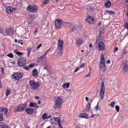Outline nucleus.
<instances>
[{"label":"nucleus","mask_w":128,"mask_h":128,"mask_svg":"<svg viewBox=\"0 0 128 128\" xmlns=\"http://www.w3.org/2000/svg\"><path fill=\"white\" fill-rule=\"evenodd\" d=\"M29 106L30 107H33L34 108H37L39 107V106L37 105L36 104L35 102H30L29 104Z\"/></svg>","instance_id":"obj_21"},{"label":"nucleus","mask_w":128,"mask_h":128,"mask_svg":"<svg viewBox=\"0 0 128 128\" xmlns=\"http://www.w3.org/2000/svg\"><path fill=\"white\" fill-rule=\"evenodd\" d=\"M91 74L90 73H89L85 77V78H86V77H90V76Z\"/></svg>","instance_id":"obj_51"},{"label":"nucleus","mask_w":128,"mask_h":128,"mask_svg":"<svg viewBox=\"0 0 128 128\" xmlns=\"http://www.w3.org/2000/svg\"><path fill=\"white\" fill-rule=\"evenodd\" d=\"M29 84L32 89L34 90L37 89L39 86L38 83L34 80H30Z\"/></svg>","instance_id":"obj_4"},{"label":"nucleus","mask_w":128,"mask_h":128,"mask_svg":"<svg viewBox=\"0 0 128 128\" xmlns=\"http://www.w3.org/2000/svg\"><path fill=\"white\" fill-rule=\"evenodd\" d=\"M35 98L37 100L39 98V97L38 96H35Z\"/></svg>","instance_id":"obj_59"},{"label":"nucleus","mask_w":128,"mask_h":128,"mask_svg":"<svg viewBox=\"0 0 128 128\" xmlns=\"http://www.w3.org/2000/svg\"><path fill=\"white\" fill-rule=\"evenodd\" d=\"M69 86V83L68 82L66 83H65L63 84L62 85L63 87L64 88H68Z\"/></svg>","instance_id":"obj_23"},{"label":"nucleus","mask_w":128,"mask_h":128,"mask_svg":"<svg viewBox=\"0 0 128 128\" xmlns=\"http://www.w3.org/2000/svg\"><path fill=\"white\" fill-rule=\"evenodd\" d=\"M32 73L33 76L34 77L37 76L38 74V70L36 69H34L32 70Z\"/></svg>","instance_id":"obj_20"},{"label":"nucleus","mask_w":128,"mask_h":128,"mask_svg":"<svg viewBox=\"0 0 128 128\" xmlns=\"http://www.w3.org/2000/svg\"><path fill=\"white\" fill-rule=\"evenodd\" d=\"M10 93V91L8 90H7L6 91V96H8V95Z\"/></svg>","instance_id":"obj_43"},{"label":"nucleus","mask_w":128,"mask_h":128,"mask_svg":"<svg viewBox=\"0 0 128 128\" xmlns=\"http://www.w3.org/2000/svg\"><path fill=\"white\" fill-rule=\"evenodd\" d=\"M22 76V74L20 72H15L12 75V78L13 79L18 80H20Z\"/></svg>","instance_id":"obj_6"},{"label":"nucleus","mask_w":128,"mask_h":128,"mask_svg":"<svg viewBox=\"0 0 128 128\" xmlns=\"http://www.w3.org/2000/svg\"><path fill=\"white\" fill-rule=\"evenodd\" d=\"M105 87L103 82H102L101 85V89L99 92V95L101 99H103L104 96Z\"/></svg>","instance_id":"obj_5"},{"label":"nucleus","mask_w":128,"mask_h":128,"mask_svg":"<svg viewBox=\"0 0 128 128\" xmlns=\"http://www.w3.org/2000/svg\"><path fill=\"white\" fill-rule=\"evenodd\" d=\"M23 68L27 70H28L29 68L27 66L23 67Z\"/></svg>","instance_id":"obj_44"},{"label":"nucleus","mask_w":128,"mask_h":128,"mask_svg":"<svg viewBox=\"0 0 128 128\" xmlns=\"http://www.w3.org/2000/svg\"><path fill=\"white\" fill-rule=\"evenodd\" d=\"M82 41L83 40L82 38H78L76 40V44L78 46H80L82 44Z\"/></svg>","instance_id":"obj_15"},{"label":"nucleus","mask_w":128,"mask_h":128,"mask_svg":"<svg viewBox=\"0 0 128 128\" xmlns=\"http://www.w3.org/2000/svg\"><path fill=\"white\" fill-rule=\"evenodd\" d=\"M14 53L16 54L18 56H20L22 55H23V54L22 53L18 52V51L17 50H16L14 51Z\"/></svg>","instance_id":"obj_22"},{"label":"nucleus","mask_w":128,"mask_h":128,"mask_svg":"<svg viewBox=\"0 0 128 128\" xmlns=\"http://www.w3.org/2000/svg\"><path fill=\"white\" fill-rule=\"evenodd\" d=\"M47 116V114L46 113L44 114L42 116V119L44 120L46 118Z\"/></svg>","instance_id":"obj_32"},{"label":"nucleus","mask_w":128,"mask_h":128,"mask_svg":"<svg viewBox=\"0 0 128 128\" xmlns=\"http://www.w3.org/2000/svg\"><path fill=\"white\" fill-rule=\"evenodd\" d=\"M100 69L103 71L105 70V60L103 55H102L100 56Z\"/></svg>","instance_id":"obj_3"},{"label":"nucleus","mask_w":128,"mask_h":128,"mask_svg":"<svg viewBox=\"0 0 128 128\" xmlns=\"http://www.w3.org/2000/svg\"><path fill=\"white\" fill-rule=\"evenodd\" d=\"M7 56H8L9 57L11 58H13V55L11 53H10L8 54L7 55Z\"/></svg>","instance_id":"obj_37"},{"label":"nucleus","mask_w":128,"mask_h":128,"mask_svg":"<svg viewBox=\"0 0 128 128\" xmlns=\"http://www.w3.org/2000/svg\"><path fill=\"white\" fill-rule=\"evenodd\" d=\"M25 104H21L18 106L17 109V112H20L23 111L26 107Z\"/></svg>","instance_id":"obj_11"},{"label":"nucleus","mask_w":128,"mask_h":128,"mask_svg":"<svg viewBox=\"0 0 128 128\" xmlns=\"http://www.w3.org/2000/svg\"><path fill=\"white\" fill-rule=\"evenodd\" d=\"M58 128H62V126L61 123L60 124V123H58Z\"/></svg>","instance_id":"obj_49"},{"label":"nucleus","mask_w":128,"mask_h":128,"mask_svg":"<svg viewBox=\"0 0 128 128\" xmlns=\"http://www.w3.org/2000/svg\"><path fill=\"white\" fill-rule=\"evenodd\" d=\"M38 8V6L35 5H29L27 8V9L28 11L32 12H36L37 11Z\"/></svg>","instance_id":"obj_7"},{"label":"nucleus","mask_w":128,"mask_h":128,"mask_svg":"<svg viewBox=\"0 0 128 128\" xmlns=\"http://www.w3.org/2000/svg\"><path fill=\"white\" fill-rule=\"evenodd\" d=\"M0 32L4 35H6V34L12 35L14 34V30L13 29L10 28L8 29H6L4 30L0 27Z\"/></svg>","instance_id":"obj_2"},{"label":"nucleus","mask_w":128,"mask_h":128,"mask_svg":"<svg viewBox=\"0 0 128 128\" xmlns=\"http://www.w3.org/2000/svg\"><path fill=\"white\" fill-rule=\"evenodd\" d=\"M55 120L56 121L58 122V124L59 123L61 124V122L60 120V119L59 118H55Z\"/></svg>","instance_id":"obj_31"},{"label":"nucleus","mask_w":128,"mask_h":128,"mask_svg":"<svg viewBox=\"0 0 128 128\" xmlns=\"http://www.w3.org/2000/svg\"><path fill=\"white\" fill-rule=\"evenodd\" d=\"M90 108V104L89 103H88L86 108V110L87 112L89 111Z\"/></svg>","instance_id":"obj_26"},{"label":"nucleus","mask_w":128,"mask_h":128,"mask_svg":"<svg viewBox=\"0 0 128 128\" xmlns=\"http://www.w3.org/2000/svg\"><path fill=\"white\" fill-rule=\"evenodd\" d=\"M85 64L84 63H82V64L80 66V68L84 67Z\"/></svg>","instance_id":"obj_41"},{"label":"nucleus","mask_w":128,"mask_h":128,"mask_svg":"<svg viewBox=\"0 0 128 128\" xmlns=\"http://www.w3.org/2000/svg\"><path fill=\"white\" fill-rule=\"evenodd\" d=\"M4 108H0V112H2Z\"/></svg>","instance_id":"obj_54"},{"label":"nucleus","mask_w":128,"mask_h":128,"mask_svg":"<svg viewBox=\"0 0 128 128\" xmlns=\"http://www.w3.org/2000/svg\"><path fill=\"white\" fill-rule=\"evenodd\" d=\"M3 120V117L2 114H0V121H2Z\"/></svg>","instance_id":"obj_42"},{"label":"nucleus","mask_w":128,"mask_h":128,"mask_svg":"<svg viewBox=\"0 0 128 128\" xmlns=\"http://www.w3.org/2000/svg\"><path fill=\"white\" fill-rule=\"evenodd\" d=\"M25 111L28 114H31L33 112L34 109L31 108H26Z\"/></svg>","instance_id":"obj_17"},{"label":"nucleus","mask_w":128,"mask_h":128,"mask_svg":"<svg viewBox=\"0 0 128 128\" xmlns=\"http://www.w3.org/2000/svg\"><path fill=\"white\" fill-rule=\"evenodd\" d=\"M98 104V103L96 106L94 107V109L96 111H97L99 108Z\"/></svg>","instance_id":"obj_39"},{"label":"nucleus","mask_w":128,"mask_h":128,"mask_svg":"<svg viewBox=\"0 0 128 128\" xmlns=\"http://www.w3.org/2000/svg\"><path fill=\"white\" fill-rule=\"evenodd\" d=\"M88 115L85 113H80V114L79 116L83 118H87L88 117Z\"/></svg>","instance_id":"obj_19"},{"label":"nucleus","mask_w":128,"mask_h":128,"mask_svg":"<svg viewBox=\"0 0 128 128\" xmlns=\"http://www.w3.org/2000/svg\"><path fill=\"white\" fill-rule=\"evenodd\" d=\"M34 65V62H32L30 64L29 66L30 68H32Z\"/></svg>","instance_id":"obj_35"},{"label":"nucleus","mask_w":128,"mask_h":128,"mask_svg":"<svg viewBox=\"0 0 128 128\" xmlns=\"http://www.w3.org/2000/svg\"><path fill=\"white\" fill-rule=\"evenodd\" d=\"M80 68L79 67H78L76 68L74 71V72H77L79 69Z\"/></svg>","instance_id":"obj_47"},{"label":"nucleus","mask_w":128,"mask_h":128,"mask_svg":"<svg viewBox=\"0 0 128 128\" xmlns=\"http://www.w3.org/2000/svg\"><path fill=\"white\" fill-rule=\"evenodd\" d=\"M50 50V49H49V50H48L44 54V56H46V54H47V52L49 50Z\"/></svg>","instance_id":"obj_52"},{"label":"nucleus","mask_w":128,"mask_h":128,"mask_svg":"<svg viewBox=\"0 0 128 128\" xmlns=\"http://www.w3.org/2000/svg\"><path fill=\"white\" fill-rule=\"evenodd\" d=\"M125 26L126 28L128 29V22H126L125 24Z\"/></svg>","instance_id":"obj_50"},{"label":"nucleus","mask_w":128,"mask_h":128,"mask_svg":"<svg viewBox=\"0 0 128 128\" xmlns=\"http://www.w3.org/2000/svg\"><path fill=\"white\" fill-rule=\"evenodd\" d=\"M87 9L91 12H92L95 10V8L93 7H88L87 8Z\"/></svg>","instance_id":"obj_25"},{"label":"nucleus","mask_w":128,"mask_h":128,"mask_svg":"<svg viewBox=\"0 0 128 128\" xmlns=\"http://www.w3.org/2000/svg\"><path fill=\"white\" fill-rule=\"evenodd\" d=\"M104 44L102 42H99L98 44V48L99 51H100L104 49Z\"/></svg>","instance_id":"obj_13"},{"label":"nucleus","mask_w":128,"mask_h":128,"mask_svg":"<svg viewBox=\"0 0 128 128\" xmlns=\"http://www.w3.org/2000/svg\"><path fill=\"white\" fill-rule=\"evenodd\" d=\"M85 99L86 100L88 101V98L87 97H85Z\"/></svg>","instance_id":"obj_61"},{"label":"nucleus","mask_w":128,"mask_h":128,"mask_svg":"<svg viewBox=\"0 0 128 128\" xmlns=\"http://www.w3.org/2000/svg\"><path fill=\"white\" fill-rule=\"evenodd\" d=\"M105 13H108L110 14H114L115 13V12H114L111 11H109L108 10L106 11Z\"/></svg>","instance_id":"obj_29"},{"label":"nucleus","mask_w":128,"mask_h":128,"mask_svg":"<svg viewBox=\"0 0 128 128\" xmlns=\"http://www.w3.org/2000/svg\"><path fill=\"white\" fill-rule=\"evenodd\" d=\"M41 102V101L40 100L38 101V104L40 105V104Z\"/></svg>","instance_id":"obj_63"},{"label":"nucleus","mask_w":128,"mask_h":128,"mask_svg":"<svg viewBox=\"0 0 128 128\" xmlns=\"http://www.w3.org/2000/svg\"><path fill=\"white\" fill-rule=\"evenodd\" d=\"M106 63H107L108 64H109L110 63V60H107L106 61Z\"/></svg>","instance_id":"obj_53"},{"label":"nucleus","mask_w":128,"mask_h":128,"mask_svg":"<svg viewBox=\"0 0 128 128\" xmlns=\"http://www.w3.org/2000/svg\"><path fill=\"white\" fill-rule=\"evenodd\" d=\"M37 17V16L36 15H32L30 16V18L32 20H34Z\"/></svg>","instance_id":"obj_27"},{"label":"nucleus","mask_w":128,"mask_h":128,"mask_svg":"<svg viewBox=\"0 0 128 128\" xmlns=\"http://www.w3.org/2000/svg\"><path fill=\"white\" fill-rule=\"evenodd\" d=\"M2 112L4 113L5 114H6L8 112V110L5 108H4Z\"/></svg>","instance_id":"obj_36"},{"label":"nucleus","mask_w":128,"mask_h":128,"mask_svg":"<svg viewBox=\"0 0 128 128\" xmlns=\"http://www.w3.org/2000/svg\"><path fill=\"white\" fill-rule=\"evenodd\" d=\"M16 10V8H15ZM14 10V8L11 7H9L8 8L6 9V11L7 13L8 14H11L12 12Z\"/></svg>","instance_id":"obj_16"},{"label":"nucleus","mask_w":128,"mask_h":128,"mask_svg":"<svg viewBox=\"0 0 128 128\" xmlns=\"http://www.w3.org/2000/svg\"><path fill=\"white\" fill-rule=\"evenodd\" d=\"M44 57V55H43L41 57H39V59L40 60L42 59V58Z\"/></svg>","instance_id":"obj_56"},{"label":"nucleus","mask_w":128,"mask_h":128,"mask_svg":"<svg viewBox=\"0 0 128 128\" xmlns=\"http://www.w3.org/2000/svg\"><path fill=\"white\" fill-rule=\"evenodd\" d=\"M62 104V98L60 96H58L55 100V104L54 107L56 109H59L60 108V106Z\"/></svg>","instance_id":"obj_1"},{"label":"nucleus","mask_w":128,"mask_h":128,"mask_svg":"<svg viewBox=\"0 0 128 128\" xmlns=\"http://www.w3.org/2000/svg\"><path fill=\"white\" fill-rule=\"evenodd\" d=\"M48 64H47V65L44 68V69H46V70L47 71L48 70L47 69V65H48Z\"/></svg>","instance_id":"obj_58"},{"label":"nucleus","mask_w":128,"mask_h":128,"mask_svg":"<svg viewBox=\"0 0 128 128\" xmlns=\"http://www.w3.org/2000/svg\"><path fill=\"white\" fill-rule=\"evenodd\" d=\"M78 28H79L78 26H74L72 29V31L75 32H76V31H77V30L78 29Z\"/></svg>","instance_id":"obj_28"},{"label":"nucleus","mask_w":128,"mask_h":128,"mask_svg":"<svg viewBox=\"0 0 128 128\" xmlns=\"http://www.w3.org/2000/svg\"><path fill=\"white\" fill-rule=\"evenodd\" d=\"M62 24V21L60 19H57L55 22V26L57 29L60 28Z\"/></svg>","instance_id":"obj_8"},{"label":"nucleus","mask_w":128,"mask_h":128,"mask_svg":"<svg viewBox=\"0 0 128 128\" xmlns=\"http://www.w3.org/2000/svg\"><path fill=\"white\" fill-rule=\"evenodd\" d=\"M94 114H92V115L90 116L91 118H93L94 117Z\"/></svg>","instance_id":"obj_64"},{"label":"nucleus","mask_w":128,"mask_h":128,"mask_svg":"<svg viewBox=\"0 0 128 128\" xmlns=\"http://www.w3.org/2000/svg\"><path fill=\"white\" fill-rule=\"evenodd\" d=\"M116 109L117 110L118 112L120 110V108L119 106H116Z\"/></svg>","instance_id":"obj_40"},{"label":"nucleus","mask_w":128,"mask_h":128,"mask_svg":"<svg viewBox=\"0 0 128 128\" xmlns=\"http://www.w3.org/2000/svg\"><path fill=\"white\" fill-rule=\"evenodd\" d=\"M111 4V2L110 1H108V2L105 4V6L107 8H109Z\"/></svg>","instance_id":"obj_24"},{"label":"nucleus","mask_w":128,"mask_h":128,"mask_svg":"<svg viewBox=\"0 0 128 128\" xmlns=\"http://www.w3.org/2000/svg\"><path fill=\"white\" fill-rule=\"evenodd\" d=\"M22 40L21 39L19 40L18 41V43H21V44H22Z\"/></svg>","instance_id":"obj_48"},{"label":"nucleus","mask_w":128,"mask_h":128,"mask_svg":"<svg viewBox=\"0 0 128 128\" xmlns=\"http://www.w3.org/2000/svg\"><path fill=\"white\" fill-rule=\"evenodd\" d=\"M0 128H8V127L6 125H3L0 126Z\"/></svg>","instance_id":"obj_38"},{"label":"nucleus","mask_w":128,"mask_h":128,"mask_svg":"<svg viewBox=\"0 0 128 128\" xmlns=\"http://www.w3.org/2000/svg\"><path fill=\"white\" fill-rule=\"evenodd\" d=\"M103 34V33L102 31H100L99 34V36H98V37H99L100 38H101L102 37Z\"/></svg>","instance_id":"obj_30"},{"label":"nucleus","mask_w":128,"mask_h":128,"mask_svg":"<svg viewBox=\"0 0 128 128\" xmlns=\"http://www.w3.org/2000/svg\"><path fill=\"white\" fill-rule=\"evenodd\" d=\"M115 104V102H112L110 104V105L112 107L114 108V107Z\"/></svg>","instance_id":"obj_33"},{"label":"nucleus","mask_w":128,"mask_h":128,"mask_svg":"<svg viewBox=\"0 0 128 128\" xmlns=\"http://www.w3.org/2000/svg\"><path fill=\"white\" fill-rule=\"evenodd\" d=\"M86 20L88 23L90 24H94L95 22L94 18L89 16H87Z\"/></svg>","instance_id":"obj_10"},{"label":"nucleus","mask_w":128,"mask_h":128,"mask_svg":"<svg viewBox=\"0 0 128 128\" xmlns=\"http://www.w3.org/2000/svg\"><path fill=\"white\" fill-rule=\"evenodd\" d=\"M49 2V0H44L43 2V4L44 5L47 4Z\"/></svg>","instance_id":"obj_34"},{"label":"nucleus","mask_w":128,"mask_h":128,"mask_svg":"<svg viewBox=\"0 0 128 128\" xmlns=\"http://www.w3.org/2000/svg\"><path fill=\"white\" fill-rule=\"evenodd\" d=\"M62 48H57V49L56 50L55 53L58 56H61L62 54Z\"/></svg>","instance_id":"obj_14"},{"label":"nucleus","mask_w":128,"mask_h":128,"mask_svg":"<svg viewBox=\"0 0 128 128\" xmlns=\"http://www.w3.org/2000/svg\"><path fill=\"white\" fill-rule=\"evenodd\" d=\"M92 44L90 43V44H89V47L90 48H91L92 47Z\"/></svg>","instance_id":"obj_62"},{"label":"nucleus","mask_w":128,"mask_h":128,"mask_svg":"<svg viewBox=\"0 0 128 128\" xmlns=\"http://www.w3.org/2000/svg\"><path fill=\"white\" fill-rule=\"evenodd\" d=\"M31 52V51L30 50H28V55H29L30 54V52Z\"/></svg>","instance_id":"obj_60"},{"label":"nucleus","mask_w":128,"mask_h":128,"mask_svg":"<svg viewBox=\"0 0 128 128\" xmlns=\"http://www.w3.org/2000/svg\"><path fill=\"white\" fill-rule=\"evenodd\" d=\"M89 73H90L91 74V68L90 66H89Z\"/></svg>","instance_id":"obj_57"},{"label":"nucleus","mask_w":128,"mask_h":128,"mask_svg":"<svg viewBox=\"0 0 128 128\" xmlns=\"http://www.w3.org/2000/svg\"><path fill=\"white\" fill-rule=\"evenodd\" d=\"M1 71H2V74H3V71H4V68L3 67L1 68Z\"/></svg>","instance_id":"obj_55"},{"label":"nucleus","mask_w":128,"mask_h":128,"mask_svg":"<svg viewBox=\"0 0 128 128\" xmlns=\"http://www.w3.org/2000/svg\"><path fill=\"white\" fill-rule=\"evenodd\" d=\"M64 42L62 39L60 38L58 40L57 48H62Z\"/></svg>","instance_id":"obj_12"},{"label":"nucleus","mask_w":128,"mask_h":128,"mask_svg":"<svg viewBox=\"0 0 128 128\" xmlns=\"http://www.w3.org/2000/svg\"><path fill=\"white\" fill-rule=\"evenodd\" d=\"M26 59L22 58L19 59L18 62V65L20 66H24L26 63Z\"/></svg>","instance_id":"obj_9"},{"label":"nucleus","mask_w":128,"mask_h":128,"mask_svg":"<svg viewBox=\"0 0 128 128\" xmlns=\"http://www.w3.org/2000/svg\"><path fill=\"white\" fill-rule=\"evenodd\" d=\"M118 47H116L115 48V49L114 50V52H117L118 50Z\"/></svg>","instance_id":"obj_45"},{"label":"nucleus","mask_w":128,"mask_h":128,"mask_svg":"<svg viewBox=\"0 0 128 128\" xmlns=\"http://www.w3.org/2000/svg\"><path fill=\"white\" fill-rule=\"evenodd\" d=\"M128 70V67L127 64H125L122 69V71L124 73H126Z\"/></svg>","instance_id":"obj_18"},{"label":"nucleus","mask_w":128,"mask_h":128,"mask_svg":"<svg viewBox=\"0 0 128 128\" xmlns=\"http://www.w3.org/2000/svg\"><path fill=\"white\" fill-rule=\"evenodd\" d=\"M42 46V44H40L37 46V49H39L40 47Z\"/></svg>","instance_id":"obj_46"}]
</instances>
